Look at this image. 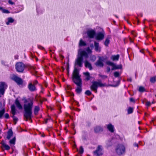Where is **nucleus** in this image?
I'll return each instance as SVG.
<instances>
[{
    "instance_id": "5fc2aeb1",
    "label": "nucleus",
    "mask_w": 156,
    "mask_h": 156,
    "mask_svg": "<svg viewBox=\"0 0 156 156\" xmlns=\"http://www.w3.org/2000/svg\"><path fill=\"white\" fill-rule=\"evenodd\" d=\"M133 145H134V146L135 147H138V144L136 143H135Z\"/></svg>"
},
{
    "instance_id": "bf43d9fd",
    "label": "nucleus",
    "mask_w": 156,
    "mask_h": 156,
    "mask_svg": "<svg viewBox=\"0 0 156 156\" xmlns=\"http://www.w3.org/2000/svg\"><path fill=\"white\" fill-rule=\"evenodd\" d=\"M30 69H33L34 70H35L33 66H31L30 67Z\"/></svg>"
},
{
    "instance_id": "aec40b11",
    "label": "nucleus",
    "mask_w": 156,
    "mask_h": 156,
    "mask_svg": "<svg viewBox=\"0 0 156 156\" xmlns=\"http://www.w3.org/2000/svg\"><path fill=\"white\" fill-rule=\"evenodd\" d=\"M103 130V128L100 126H96L94 128V131L96 133L102 132Z\"/></svg>"
},
{
    "instance_id": "6ab92c4d",
    "label": "nucleus",
    "mask_w": 156,
    "mask_h": 156,
    "mask_svg": "<svg viewBox=\"0 0 156 156\" xmlns=\"http://www.w3.org/2000/svg\"><path fill=\"white\" fill-rule=\"evenodd\" d=\"M94 43L95 51H99V52H100L101 51V48L100 47H99V43L95 41L94 42Z\"/></svg>"
},
{
    "instance_id": "b1692460",
    "label": "nucleus",
    "mask_w": 156,
    "mask_h": 156,
    "mask_svg": "<svg viewBox=\"0 0 156 156\" xmlns=\"http://www.w3.org/2000/svg\"><path fill=\"white\" fill-rule=\"evenodd\" d=\"M122 67V66L121 65L118 66H116L115 64H114L112 68V70H113L115 69H121Z\"/></svg>"
},
{
    "instance_id": "13d9d810",
    "label": "nucleus",
    "mask_w": 156,
    "mask_h": 156,
    "mask_svg": "<svg viewBox=\"0 0 156 156\" xmlns=\"http://www.w3.org/2000/svg\"><path fill=\"white\" fill-rule=\"evenodd\" d=\"M129 41L131 43H133V41L132 40V39L131 38H129Z\"/></svg>"
},
{
    "instance_id": "58836bf2",
    "label": "nucleus",
    "mask_w": 156,
    "mask_h": 156,
    "mask_svg": "<svg viewBox=\"0 0 156 156\" xmlns=\"http://www.w3.org/2000/svg\"><path fill=\"white\" fill-rule=\"evenodd\" d=\"M106 63L107 64L112 66V67L113 66L114 64L113 62H111L109 61H107L106 62Z\"/></svg>"
},
{
    "instance_id": "09e8293b",
    "label": "nucleus",
    "mask_w": 156,
    "mask_h": 156,
    "mask_svg": "<svg viewBox=\"0 0 156 156\" xmlns=\"http://www.w3.org/2000/svg\"><path fill=\"white\" fill-rule=\"evenodd\" d=\"M130 101L131 102H135V101L133 98H131L129 99Z\"/></svg>"
},
{
    "instance_id": "20e7f679",
    "label": "nucleus",
    "mask_w": 156,
    "mask_h": 156,
    "mask_svg": "<svg viewBox=\"0 0 156 156\" xmlns=\"http://www.w3.org/2000/svg\"><path fill=\"white\" fill-rule=\"evenodd\" d=\"M106 85L105 83H103L101 81H93L92 84L90 88L92 91H94L95 93H96L97 92V89L98 87H105Z\"/></svg>"
},
{
    "instance_id": "5701e85b",
    "label": "nucleus",
    "mask_w": 156,
    "mask_h": 156,
    "mask_svg": "<svg viewBox=\"0 0 156 156\" xmlns=\"http://www.w3.org/2000/svg\"><path fill=\"white\" fill-rule=\"evenodd\" d=\"M83 74L86 76L85 80L87 81H88L90 80L91 78V76H90V74L89 72H86L83 73Z\"/></svg>"
},
{
    "instance_id": "864d4df0",
    "label": "nucleus",
    "mask_w": 156,
    "mask_h": 156,
    "mask_svg": "<svg viewBox=\"0 0 156 156\" xmlns=\"http://www.w3.org/2000/svg\"><path fill=\"white\" fill-rule=\"evenodd\" d=\"M67 68L66 69L67 70L68 73H69V63H67Z\"/></svg>"
},
{
    "instance_id": "f8f14e48",
    "label": "nucleus",
    "mask_w": 156,
    "mask_h": 156,
    "mask_svg": "<svg viewBox=\"0 0 156 156\" xmlns=\"http://www.w3.org/2000/svg\"><path fill=\"white\" fill-rule=\"evenodd\" d=\"M104 34L101 32H99L97 34L95 38L97 40H101L104 38Z\"/></svg>"
},
{
    "instance_id": "f704fd0d",
    "label": "nucleus",
    "mask_w": 156,
    "mask_h": 156,
    "mask_svg": "<svg viewBox=\"0 0 156 156\" xmlns=\"http://www.w3.org/2000/svg\"><path fill=\"white\" fill-rule=\"evenodd\" d=\"M139 91L141 92H143L145 91V90L144 87L140 86L139 89Z\"/></svg>"
},
{
    "instance_id": "1a4fd4ad",
    "label": "nucleus",
    "mask_w": 156,
    "mask_h": 156,
    "mask_svg": "<svg viewBox=\"0 0 156 156\" xmlns=\"http://www.w3.org/2000/svg\"><path fill=\"white\" fill-rule=\"evenodd\" d=\"M11 79L16 83L18 85H22L23 83V81L22 78L15 74L12 75Z\"/></svg>"
},
{
    "instance_id": "603ef678",
    "label": "nucleus",
    "mask_w": 156,
    "mask_h": 156,
    "mask_svg": "<svg viewBox=\"0 0 156 156\" xmlns=\"http://www.w3.org/2000/svg\"><path fill=\"white\" fill-rule=\"evenodd\" d=\"M49 118H47L44 119L45 123L47 124L48 122V120H49Z\"/></svg>"
},
{
    "instance_id": "c85d7f7f",
    "label": "nucleus",
    "mask_w": 156,
    "mask_h": 156,
    "mask_svg": "<svg viewBox=\"0 0 156 156\" xmlns=\"http://www.w3.org/2000/svg\"><path fill=\"white\" fill-rule=\"evenodd\" d=\"M150 81L151 83H154L156 82V76L151 77Z\"/></svg>"
},
{
    "instance_id": "9d476101",
    "label": "nucleus",
    "mask_w": 156,
    "mask_h": 156,
    "mask_svg": "<svg viewBox=\"0 0 156 156\" xmlns=\"http://www.w3.org/2000/svg\"><path fill=\"white\" fill-rule=\"evenodd\" d=\"M87 35L90 38H93L96 35V32L94 30H90L87 31Z\"/></svg>"
},
{
    "instance_id": "7c9ffc66",
    "label": "nucleus",
    "mask_w": 156,
    "mask_h": 156,
    "mask_svg": "<svg viewBox=\"0 0 156 156\" xmlns=\"http://www.w3.org/2000/svg\"><path fill=\"white\" fill-rule=\"evenodd\" d=\"M110 43V40L108 38H106L104 42L105 45L106 46L108 47L109 44Z\"/></svg>"
},
{
    "instance_id": "7ed1b4c3",
    "label": "nucleus",
    "mask_w": 156,
    "mask_h": 156,
    "mask_svg": "<svg viewBox=\"0 0 156 156\" xmlns=\"http://www.w3.org/2000/svg\"><path fill=\"white\" fill-rule=\"evenodd\" d=\"M83 57L85 58H87L88 57V55L86 51L83 50L80 51L79 55L76 59L74 63L75 66L77 65L80 67L83 66Z\"/></svg>"
},
{
    "instance_id": "a211bd4d",
    "label": "nucleus",
    "mask_w": 156,
    "mask_h": 156,
    "mask_svg": "<svg viewBox=\"0 0 156 156\" xmlns=\"http://www.w3.org/2000/svg\"><path fill=\"white\" fill-rule=\"evenodd\" d=\"M7 133V135L6 137V138L7 139L9 140L13 135V132L12 129H9Z\"/></svg>"
},
{
    "instance_id": "c03bdc74",
    "label": "nucleus",
    "mask_w": 156,
    "mask_h": 156,
    "mask_svg": "<svg viewBox=\"0 0 156 156\" xmlns=\"http://www.w3.org/2000/svg\"><path fill=\"white\" fill-rule=\"evenodd\" d=\"M111 71V69L108 66L106 68V72L107 73Z\"/></svg>"
},
{
    "instance_id": "052dcab7",
    "label": "nucleus",
    "mask_w": 156,
    "mask_h": 156,
    "mask_svg": "<svg viewBox=\"0 0 156 156\" xmlns=\"http://www.w3.org/2000/svg\"><path fill=\"white\" fill-rule=\"evenodd\" d=\"M41 136L42 137H44L45 136V135L44 133H43V134H42L41 135Z\"/></svg>"
},
{
    "instance_id": "ea45409f",
    "label": "nucleus",
    "mask_w": 156,
    "mask_h": 156,
    "mask_svg": "<svg viewBox=\"0 0 156 156\" xmlns=\"http://www.w3.org/2000/svg\"><path fill=\"white\" fill-rule=\"evenodd\" d=\"M66 93L69 96H74V94L73 92H71L69 91H66Z\"/></svg>"
},
{
    "instance_id": "49530a36",
    "label": "nucleus",
    "mask_w": 156,
    "mask_h": 156,
    "mask_svg": "<svg viewBox=\"0 0 156 156\" xmlns=\"http://www.w3.org/2000/svg\"><path fill=\"white\" fill-rule=\"evenodd\" d=\"M87 52L89 53H92V51L89 47H88L87 49Z\"/></svg>"
},
{
    "instance_id": "e2e57ef3",
    "label": "nucleus",
    "mask_w": 156,
    "mask_h": 156,
    "mask_svg": "<svg viewBox=\"0 0 156 156\" xmlns=\"http://www.w3.org/2000/svg\"><path fill=\"white\" fill-rule=\"evenodd\" d=\"M41 89H42V90L41 91V92L43 93V90L44 89H43V87H41Z\"/></svg>"
},
{
    "instance_id": "473e14b6",
    "label": "nucleus",
    "mask_w": 156,
    "mask_h": 156,
    "mask_svg": "<svg viewBox=\"0 0 156 156\" xmlns=\"http://www.w3.org/2000/svg\"><path fill=\"white\" fill-rule=\"evenodd\" d=\"M16 140V137H14L12 139L10 140L9 143L11 144H15Z\"/></svg>"
},
{
    "instance_id": "774afa93",
    "label": "nucleus",
    "mask_w": 156,
    "mask_h": 156,
    "mask_svg": "<svg viewBox=\"0 0 156 156\" xmlns=\"http://www.w3.org/2000/svg\"><path fill=\"white\" fill-rule=\"evenodd\" d=\"M145 115H148V114L146 113H145Z\"/></svg>"
},
{
    "instance_id": "bb28decb",
    "label": "nucleus",
    "mask_w": 156,
    "mask_h": 156,
    "mask_svg": "<svg viewBox=\"0 0 156 156\" xmlns=\"http://www.w3.org/2000/svg\"><path fill=\"white\" fill-rule=\"evenodd\" d=\"M8 21L6 22V24L7 25H9V24L10 23H12L14 21V20L13 19L12 17H8L7 18Z\"/></svg>"
},
{
    "instance_id": "c756f323",
    "label": "nucleus",
    "mask_w": 156,
    "mask_h": 156,
    "mask_svg": "<svg viewBox=\"0 0 156 156\" xmlns=\"http://www.w3.org/2000/svg\"><path fill=\"white\" fill-rule=\"evenodd\" d=\"M5 108H3L2 110H0V119H2V117L5 113Z\"/></svg>"
},
{
    "instance_id": "e433bc0d",
    "label": "nucleus",
    "mask_w": 156,
    "mask_h": 156,
    "mask_svg": "<svg viewBox=\"0 0 156 156\" xmlns=\"http://www.w3.org/2000/svg\"><path fill=\"white\" fill-rule=\"evenodd\" d=\"M84 151L83 149L82 146H81L80 147V150L79 152V153L80 154H82Z\"/></svg>"
},
{
    "instance_id": "393cba45",
    "label": "nucleus",
    "mask_w": 156,
    "mask_h": 156,
    "mask_svg": "<svg viewBox=\"0 0 156 156\" xmlns=\"http://www.w3.org/2000/svg\"><path fill=\"white\" fill-rule=\"evenodd\" d=\"M82 85L79 86H77V87L75 91L77 93L80 94L82 91Z\"/></svg>"
},
{
    "instance_id": "2eb2a0df",
    "label": "nucleus",
    "mask_w": 156,
    "mask_h": 156,
    "mask_svg": "<svg viewBox=\"0 0 156 156\" xmlns=\"http://www.w3.org/2000/svg\"><path fill=\"white\" fill-rule=\"evenodd\" d=\"M15 103L16 106L19 109H22V106L20 103L18 98H16L15 99Z\"/></svg>"
},
{
    "instance_id": "6e6d98bb",
    "label": "nucleus",
    "mask_w": 156,
    "mask_h": 156,
    "mask_svg": "<svg viewBox=\"0 0 156 156\" xmlns=\"http://www.w3.org/2000/svg\"><path fill=\"white\" fill-rule=\"evenodd\" d=\"M65 154L66 156H68L69 155V154L67 152H65Z\"/></svg>"
},
{
    "instance_id": "680f3d73",
    "label": "nucleus",
    "mask_w": 156,
    "mask_h": 156,
    "mask_svg": "<svg viewBox=\"0 0 156 156\" xmlns=\"http://www.w3.org/2000/svg\"><path fill=\"white\" fill-rule=\"evenodd\" d=\"M60 57H62V58H64V57L62 55H60Z\"/></svg>"
},
{
    "instance_id": "cd10ccee",
    "label": "nucleus",
    "mask_w": 156,
    "mask_h": 156,
    "mask_svg": "<svg viewBox=\"0 0 156 156\" xmlns=\"http://www.w3.org/2000/svg\"><path fill=\"white\" fill-rule=\"evenodd\" d=\"M0 10L2 11L3 13H9L10 12L8 10L4 9L2 7L0 6Z\"/></svg>"
},
{
    "instance_id": "39448f33",
    "label": "nucleus",
    "mask_w": 156,
    "mask_h": 156,
    "mask_svg": "<svg viewBox=\"0 0 156 156\" xmlns=\"http://www.w3.org/2000/svg\"><path fill=\"white\" fill-rule=\"evenodd\" d=\"M108 59V58L106 56L101 57L99 56L98 57V59L95 63V65L97 67H103L104 66L103 62L106 61Z\"/></svg>"
},
{
    "instance_id": "338daca9",
    "label": "nucleus",
    "mask_w": 156,
    "mask_h": 156,
    "mask_svg": "<svg viewBox=\"0 0 156 156\" xmlns=\"http://www.w3.org/2000/svg\"><path fill=\"white\" fill-rule=\"evenodd\" d=\"M48 97H50L51 96V94L50 93H49V94L48 95Z\"/></svg>"
},
{
    "instance_id": "4be33fe9",
    "label": "nucleus",
    "mask_w": 156,
    "mask_h": 156,
    "mask_svg": "<svg viewBox=\"0 0 156 156\" xmlns=\"http://www.w3.org/2000/svg\"><path fill=\"white\" fill-rule=\"evenodd\" d=\"M85 66L86 68H88L90 70L92 69L91 64L87 60L85 62Z\"/></svg>"
},
{
    "instance_id": "0eeeda50",
    "label": "nucleus",
    "mask_w": 156,
    "mask_h": 156,
    "mask_svg": "<svg viewBox=\"0 0 156 156\" xmlns=\"http://www.w3.org/2000/svg\"><path fill=\"white\" fill-rule=\"evenodd\" d=\"M25 67V65L21 62H17L15 65V68L16 71L20 73H23Z\"/></svg>"
},
{
    "instance_id": "9b49d317",
    "label": "nucleus",
    "mask_w": 156,
    "mask_h": 156,
    "mask_svg": "<svg viewBox=\"0 0 156 156\" xmlns=\"http://www.w3.org/2000/svg\"><path fill=\"white\" fill-rule=\"evenodd\" d=\"M101 151L100 146H98L96 150L94 151V154L96 156H100L102 154Z\"/></svg>"
},
{
    "instance_id": "ddd939ff",
    "label": "nucleus",
    "mask_w": 156,
    "mask_h": 156,
    "mask_svg": "<svg viewBox=\"0 0 156 156\" xmlns=\"http://www.w3.org/2000/svg\"><path fill=\"white\" fill-rule=\"evenodd\" d=\"M5 83L4 82H1L0 84V94H4L5 91Z\"/></svg>"
},
{
    "instance_id": "f3484780",
    "label": "nucleus",
    "mask_w": 156,
    "mask_h": 156,
    "mask_svg": "<svg viewBox=\"0 0 156 156\" xmlns=\"http://www.w3.org/2000/svg\"><path fill=\"white\" fill-rule=\"evenodd\" d=\"M107 128L111 133H113L114 131V126L111 124L109 123L107 125Z\"/></svg>"
},
{
    "instance_id": "c9c22d12",
    "label": "nucleus",
    "mask_w": 156,
    "mask_h": 156,
    "mask_svg": "<svg viewBox=\"0 0 156 156\" xmlns=\"http://www.w3.org/2000/svg\"><path fill=\"white\" fill-rule=\"evenodd\" d=\"M85 94L87 96H90L92 94V93L90 90H87L86 91Z\"/></svg>"
},
{
    "instance_id": "4468645a",
    "label": "nucleus",
    "mask_w": 156,
    "mask_h": 156,
    "mask_svg": "<svg viewBox=\"0 0 156 156\" xmlns=\"http://www.w3.org/2000/svg\"><path fill=\"white\" fill-rule=\"evenodd\" d=\"M28 88L29 90L31 92L34 91L36 90L35 86L31 83H29L28 85Z\"/></svg>"
},
{
    "instance_id": "f03ea898",
    "label": "nucleus",
    "mask_w": 156,
    "mask_h": 156,
    "mask_svg": "<svg viewBox=\"0 0 156 156\" xmlns=\"http://www.w3.org/2000/svg\"><path fill=\"white\" fill-rule=\"evenodd\" d=\"M72 80L73 82L77 86L82 84V81L80 76L79 75V71L77 68H75L73 70Z\"/></svg>"
},
{
    "instance_id": "72a5a7b5",
    "label": "nucleus",
    "mask_w": 156,
    "mask_h": 156,
    "mask_svg": "<svg viewBox=\"0 0 156 156\" xmlns=\"http://www.w3.org/2000/svg\"><path fill=\"white\" fill-rule=\"evenodd\" d=\"M133 112V108L131 107H129L128 110V114H129L132 113Z\"/></svg>"
},
{
    "instance_id": "79ce46f5",
    "label": "nucleus",
    "mask_w": 156,
    "mask_h": 156,
    "mask_svg": "<svg viewBox=\"0 0 156 156\" xmlns=\"http://www.w3.org/2000/svg\"><path fill=\"white\" fill-rule=\"evenodd\" d=\"M4 117L6 119H8L9 118V115L8 113H5L4 115Z\"/></svg>"
},
{
    "instance_id": "6e6552de",
    "label": "nucleus",
    "mask_w": 156,
    "mask_h": 156,
    "mask_svg": "<svg viewBox=\"0 0 156 156\" xmlns=\"http://www.w3.org/2000/svg\"><path fill=\"white\" fill-rule=\"evenodd\" d=\"M11 109L12 114L13 115L12 117V118L13 121L14 122V124H16L18 121V119L16 117L14 116L16 114V107L14 105H11Z\"/></svg>"
},
{
    "instance_id": "423d86ee",
    "label": "nucleus",
    "mask_w": 156,
    "mask_h": 156,
    "mask_svg": "<svg viewBox=\"0 0 156 156\" xmlns=\"http://www.w3.org/2000/svg\"><path fill=\"white\" fill-rule=\"evenodd\" d=\"M126 148L122 144H118L115 149L117 154L119 156L124 154L125 152Z\"/></svg>"
},
{
    "instance_id": "2f4dec72",
    "label": "nucleus",
    "mask_w": 156,
    "mask_h": 156,
    "mask_svg": "<svg viewBox=\"0 0 156 156\" xmlns=\"http://www.w3.org/2000/svg\"><path fill=\"white\" fill-rule=\"evenodd\" d=\"M79 45L81 46H85L86 45V43L83 41L82 39L80 40L79 43Z\"/></svg>"
},
{
    "instance_id": "412c9836",
    "label": "nucleus",
    "mask_w": 156,
    "mask_h": 156,
    "mask_svg": "<svg viewBox=\"0 0 156 156\" xmlns=\"http://www.w3.org/2000/svg\"><path fill=\"white\" fill-rule=\"evenodd\" d=\"M40 110V108L39 106L37 105L35 106L34 110V114L36 115H37L38 113V112Z\"/></svg>"
},
{
    "instance_id": "a18cd8bd",
    "label": "nucleus",
    "mask_w": 156,
    "mask_h": 156,
    "mask_svg": "<svg viewBox=\"0 0 156 156\" xmlns=\"http://www.w3.org/2000/svg\"><path fill=\"white\" fill-rule=\"evenodd\" d=\"M66 88L68 90H71L72 89V88L71 86L69 85H67Z\"/></svg>"
},
{
    "instance_id": "f257e3e1",
    "label": "nucleus",
    "mask_w": 156,
    "mask_h": 156,
    "mask_svg": "<svg viewBox=\"0 0 156 156\" xmlns=\"http://www.w3.org/2000/svg\"><path fill=\"white\" fill-rule=\"evenodd\" d=\"M24 100V104L23 105L24 112H23V118L26 121L28 120H32V109L34 101L33 99L28 98L26 99L25 98L23 99Z\"/></svg>"
},
{
    "instance_id": "69168bd1",
    "label": "nucleus",
    "mask_w": 156,
    "mask_h": 156,
    "mask_svg": "<svg viewBox=\"0 0 156 156\" xmlns=\"http://www.w3.org/2000/svg\"><path fill=\"white\" fill-rule=\"evenodd\" d=\"M18 55H17L15 56V58H18Z\"/></svg>"
},
{
    "instance_id": "0e129e2a",
    "label": "nucleus",
    "mask_w": 156,
    "mask_h": 156,
    "mask_svg": "<svg viewBox=\"0 0 156 156\" xmlns=\"http://www.w3.org/2000/svg\"><path fill=\"white\" fill-rule=\"evenodd\" d=\"M155 103V101H153L152 102H151V104H154Z\"/></svg>"
},
{
    "instance_id": "4d7b16f0",
    "label": "nucleus",
    "mask_w": 156,
    "mask_h": 156,
    "mask_svg": "<svg viewBox=\"0 0 156 156\" xmlns=\"http://www.w3.org/2000/svg\"><path fill=\"white\" fill-rule=\"evenodd\" d=\"M127 80L128 81H130V82H132V79L131 78H130L128 79Z\"/></svg>"
},
{
    "instance_id": "a19ab883",
    "label": "nucleus",
    "mask_w": 156,
    "mask_h": 156,
    "mask_svg": "<svg viewBox=\"0 0 156 156\" xmlns=\"http://www.w3.org/2000/svg\"><path fill=\"white\" fill-rule=\"evenodd\" d=\"M131 34L134 37H136L137 36V33L134 31L132 30L131 31Z\"/></svg>"
},
{
    "instance_id": "4c0bfd02",
    "label": "nucleus",
    "mask_w": 156,
    "mask_h": 156,
    "mask_svg": "<svg viewBox=\"0 0 156 156\" xmlns=\"http://www.w3.org/2000/svg\"><path fill=\"white\" fill-rule=\"evenodd\" d=\"M114 75L115 77H118L120 76V74L119 72H115L114 73Z\"/></svg>"
},
{
    "instance_id": "8fccbe9b",
    "label": "nucleus",
    "mask_w": 156,
    "mask_h": 156,
    "mask_svg": "<svg viewBox=\"0 0 156 156\" xmlns=\"http://www.w3.org/2000/svg\"><path fill=\"white\" fill-rule=\"evenodd\" d=\"M100 76L103 78H106L107 77V76L106 75H100Z\"/></svg>"
},
{
    "instance_id": "3c124183",
    "label": "nucleus",
    "mask_w": 156,
    "mask_h": 156,
    "mask_svg": "<svg viewBox=\"0 0 156 156\" xmlns=\"http://www.w3.org/2000/svg\"><path fill=\"white\" fill-rule=\"evenodd\" d=\"M33 83L34 84H33L35 86L38 83V82L37 80H36L34 81Z\"/></svg>"
},
{
    "instance_id": "37998d69",
    "label": "nucleus",
    "mask_w": 156,
    "mask_h": 156,
    "mask_svg": "<svg viewBox=\"0 0 156 156\" xmlns=\"http://www.w3.org/2000/svg\"><path fill=\"white\" fill-rule=\"evenodd\" d=\"M151 103L150 102V101H147L146 103V105L147 106L149 107L151 106Z\"/></svg>"
},
{
    "instance_id": "a878e982",
    "label": "nucleus",
    "mask_w": 156,
    "mask_h": 156,
    "mask_svg": "<svg viewBox=\"0 0 156 156\" xmlns=\"http://www.w3.org/2000/svg\"><path fill=\"white\" fill-rule=\"evenodd\" d=\"M119 58V55L117 54L116 55H113L112 56L111 58L113 61H118Z\"/></svg>"
},
{
    "instance_id": "dca6fc26",
    "label": "nucleus",
    "mask_w": 156,
    "mask_h": 156,
    "mask_svg": "<svg viewBox=\"0 0 156 156\" xmlns=\"http://www.w3.org/2000/svg\"><path fill=\"white\" fill-rule=\"evenodd\" d=\"M0 144L2 145V146L4 147L5 150H9L10 149V147L8 145L6 144L5 143L4 140H2Z\"/></svg>"
},
{
    "instance_id": "de8ad7c7",
    "label": "nucleus",
    "mask_w": 156,
    "mask_h": 156,
    "mask_svg": "<svg viewBox=\"0 0 156 156\" xmlns=\"http://www.w3.org/2000/svg\"><path fill=\"white\" fill-rule=\"evenodd\" d=\"M38 48L41 49L43 50L44 49V48L40 45H38Z\"/></svg>"
}]
</instances>
